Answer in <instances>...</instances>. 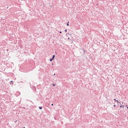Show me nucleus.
<instances>
[{
    "label": "nucleus",
    "instance_id": "obj_1",
    "mask_svg": "<svg viewBox=\"0 0 128 128\" xmlns=\"http://www.w3.org/2000/svg\"><path fill=\"white\" fill-rule=\"evenodd\" d=\"M39 108H40V110H42V108L40 107V106H39Z\"/></svg>",
    "mask_w": 128,
    "mask_h": 128
},
{
    "label": "nucleus",
    "instance_id": "obj_2",
    "mask_svg": "<svg viewBox=\"0 0 128 128\" xmlns=\"http://www.w3.org/2000/svg\"><path fill=\"white\" fill-rule=\"evenodd\" d=\"M54 55L52 56V59L54 60Z\"/></svg>",
    "mask_w": 128,
    "mask_h": 128
},
{
    "label": "nucleus",
    "instance_id": "obj_3",
    "mask_svg": "<svg viewBox=\"0 0 128 128\" xmlns=\"http://www.w3.org/2000/svg\"><path fill=\"white\" fill-rule=\"evenodd\" d=\"M69 22H68V23H67V26H70V24H68Z\"/></svg>",
    "mask_w": 128,
    "mask_h": 128
},
{
    "label": "nucleus",
    "instance_id": "obj_4",
    "mask_svg": "<svg viewBox=\"0 0 128 128\" xmlns=\"http://www.w3.org/2000/svg\"><path fill=\"white\" fill-rule=\"evenodd\" d=\"M52 86H56V84H52Z\"/></svg>",
    "mask_w": 128,
    "mask_h": 128
},
{
    "label": "nucleus",
    "instance_id": "obj_5",
    "mask_svg": "<svg viewBox=\"0 0 128 128\" xmlns=\"http://www.w3.org/2000/svg\"><path fill=\"white\" fill-rule=\"evenodd\" d=\"M68 32V30H66V29L65 30V32Z\"/></svg>",
    "mask_w": 128,
    "mask_h": 128
},
{
    "label": "nucleus",
    "instance_id": "obj_6",
    "mask_svg": "<svg viewBox=\"0 0 128 128\" xmlns=\"http://www.w3.org/2000/svg\"><path fill=\"white\" fill-rule=\"evenodd\" d=\"M50 62H52V59H50Z\"/></svg>",
    "mask_w": 128,
    "mask_h": 128
},
{
    "label": "nucleus",
    "instance_id": "obj_7",
    "mask_svg": "<svg viewBox=\"0 0 128 128\" xmlns=\"http://www.w3.org/2000/svg\"><path fill=\"white\" fill-rule=\"evenodd\" d=\"M120 108H124V106H120Z\"/></svg>",
    "mask_w": 128,
    "mask_h": 128
},
{
    "label": "nucleus",
    "instance_id": "obj_8",
    "mask_svg": "<svg viewBox=\"0 0 128 128\" xmlns=\"http://www.w3.org/2000/svg\"><path fill=\"white\" fill-rule=\"evenodd\" d=\"M116 102H118V100H116Z\"/></svg>",
    "mask_w": 128,
    "mask_h": 128
},
{
    "label": "nucleus",
    "instance_id": "obj_9",
    "mask_svg": "<svg viewBox=\"0 0 128 128\" xmlns=\"http://www.w3.org/2000/svg\"><path fill=\"white\" fill-rule=\"evenodd\" d=\"M60 34H62V31H60Z\"/></svg>",
    "mask_w": 128,
    "mask_h": 128
},
{
    "label": "nucleus",
    "instance_id": "obj_10",
    "mask_svg": "<svg viewBox=\"0 0 128 128\" xmlns=\"http://www.w3.org/2000/svg\"><path fill=\"white\" fill-rule=\"evenodd\" d=\"M114 100H116V99H114Z\"/></svg>",
    "mask_w": 128,
    "mask_h": 128
},
{
    "label": "nucleus",
    "instance_id": "obj_11",
    "mask_svg": "<svg viewBox=\"0 0 128 128\" xmlns=\"http://www.w3.org/2000/svg\"><path fill=\"white\" fill-rule=\"evenodd\" d=\"M52 66H54V64H52Z\"/></svg>",
    "mask_w": 128,
    "mask_h": 128
},
{
    "label": "nucleus",
    "instance_id": "obj_12",
    "mask_svg": "<svg viewBox=\"0 0 128 128\" xmlns=\"http://www.w3.org/2000/svg\"><path fill=\"white\" fill-rule=\"evenodd\" d=\"M52 106H54V104H52Z\"/></svg>",
    "mask_w": 128,
    "mask_h": 128
},
{
    "label": "nucleus",
    "instance_id": "obj_13",
    "mask_svg": "<svg viewBox=\"0 0 128 128\" xmlns=\"http://www.w3.org/2000/svg\"><path fill=\"white\" fill-rule=\"evenodd\" d=\"M68 40H70V38H68Z\"/></svg>",
    "mask_w": 128,
    "mask_h": 128
},
{
    "label": "nucleus",
    "instance_id": "obj_14",
    "mask_svg": "<svg viewBox=\"0 0 128 128\" xmlns=\"http://www.w3.org/2000/svg\"><path fill=\"white\" fill-rule=\"evenodd\" d=\"M114 106H116V105H114Z\"/></svg>",
    "mask_w": 128,
    "mask_h": 128
},
{
    "label": "nucleus",
    "instance_id": "obj_15",
    "mask_svg": "<svg viewBox=\"0 0 128 128\" xmlns=\"http://www.w3.org/2000/svg\"><path fill=\"white\" fill-rule=\"evenodd\" d=\"M127 108H128V107H127Z\"/></svg>",
    "mask_w": 128,
    "mask_h": 128
}]
</instances>
